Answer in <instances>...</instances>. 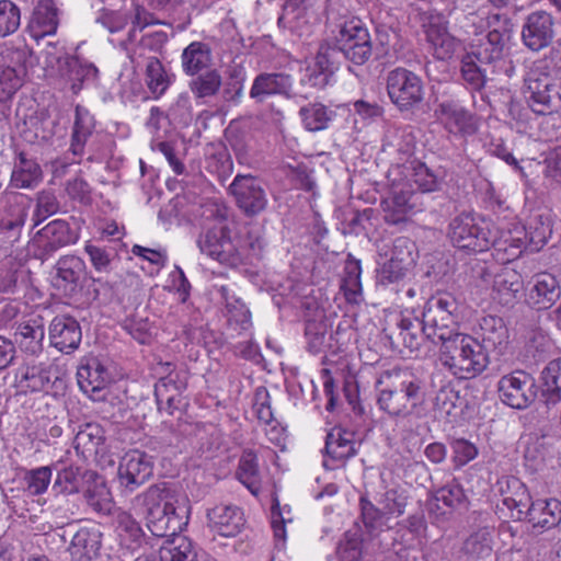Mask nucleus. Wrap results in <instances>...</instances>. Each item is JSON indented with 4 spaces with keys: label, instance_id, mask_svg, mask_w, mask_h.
Segmentation results:
<instances>
[{
    "label": "nucleus",
    "instance_id": "a19ab883",
    "mask_svg": "<svg viewBox=\"0 0 561 561\" xmlns=\"http://www.w3.org/2000/svg\"><path fill=\"white\" fill-rule=\"evenodd\" d=\"M218 293L225 304L229 324L236 325V329L248 330L251 327V312L245 304L228 286H220Z\"/></svg>",
    "mask_w": 561,
    "mask_h": 561
},
{
    "label": "nucleus",
    "instance_id": "2f4dec72",
    "mask_svg": "<svg viewBox=\"0 0 561 561\" xmlns=\"http://www.w3.org/2000/svg\"><path fill=\"white\" fill-rule=\"evenodd\" d=\"M524 519L534 527L552 529L561 524V501L554 497L531 502L526 510Z\"/></svg>",
    "mask_w": 561,
    "mask_h": 561
},
{
    "label": "nucleus",
    "instance_id": "5701e85b",
    "mask_svg": "<svg viewBox=\"0 0 561 561\" xmlns=\"http://www.w3.org/2000/svg\"><path fill=\"white\" fill-rule=\"evenodd\" d=\"M50 344L62 353L77 350L82 339L79 322L70 316H56L48 329Z\"/></svg>",
    "mask_w": 561,
    "mask_h": 561
},
{
    "label": "nucleus",
    "instance_id": "c9c22d12",
    "mask_svg": "<svg viewBox=\"0 0 561 561\" xmlns=\"http://www.w3.org/2000/svg\"><path fill=\"white\" fill-rule=\"evenodd\" d=\"M43 180L41 165L23 151L16 154L10 183L15 188H34Z\"/></svg>",
    "mask_w": 561,
    "mask_h": 561
},
{
    "label": "nucleus",
    "instance_id": "1a4fd4ad",
    "mask_svg": "<svg viewBox=\"0 0 561 561\" xmlns=\"http://www.w3.org/2000/svg\"><path fill=\"white\" fill-rule=\"evenodd\" d=\"M386 89L390 101L400 112L413 110L424 98L422 79L403 67L387 72Z\"/></svg>",
    "mask_w": 561,
    "mask_h": 561
},
{
    "label": "nucleus",
    "instance_id": "5fc2aeb1",
    "mask_svg": "<svg viewBox=\"0 0 561 561\" xmlns=\"http://www.w3.org/2000/svg\"><path fill=\"white\" fill-rule=\"evenodd\" d=\"M415 145V136L410 126L393 127L388 130L385 138V146L393 148L401 156V160L414 153Z\"/></svg>",
    "mask_w": 561,
    "mask_h": 561
},
{
    "label": "nucleus",
    "instance_id": "cd10ccee",
    "mask_svg": "<svg viewBox=\"0 0 561 561\" xmlns=\"http://www.w3.org/2000/svg\"><path fill=\"white\" fill-rule=\"evenodd\" d=\"M84 261L72 254L62 255L55 264L56 286L66 295L72 296L81 288V279L85 274Z\"/></svg>",
    "mask_w": 561,
    "mask_h": 561
},
{
    "label": "nucleus",
    "instance_id": "4468645a",
    "mask_svg": "<svg viewBox=\"0 0 561 561\" xmlns=\"http://www.w3.org/2000/svg\"><path fill=\"white\" fill-rule=\"evenodd\" d=\"M237 206L248 217L262 213L267 205V196L262 182L252 175L238 174L229 186Z\"/></svg>",
    "mask_w": 561,
    "mask_h": 561
},
{
    "label": "nucleus",
    "instance_id": "2eb2a0df",
    "mask_svg": "<svg viewBox=\"0 0 561 561\" xmlns=\"http://www.w3.org/2000/svg\"><path fill=\"white\" fill-rule=\"evenodd\" d=\"M434 115L450 134L471 136L478 130L477 117L457 101L444 100L438 102Z\"/></svg>",
    "mask_w": 561,
    "mask_h": 561
},
{
    "label": "nucleus",
    "instance_id": "39448f33",
    "mask_svg": "<svg viewBox=\"0 0 561 561\" xmlns=\"http://www.w3.org/2000/svg\"><path fill=\"white\" fill-rule=\"evenodd\" d=\"M485 25L488 28L485 38L473 45L468 54L478 59L481 65L495 68L504 62L503 51L511 38L513 24L505 14L493 13L486 16ZM494 71L492 69L491 72Z\"/></svg>",
    "mask_w": 561,
    "mask_h": 561
},
{
    "label": "nucleus",
    "instance_id": "423d86ee",
    "mask_svg": "<svg viewBox=\"0 0 561 561\" xmlns=\"http://www.w3.org/2000/svg\"><path fill=\"white\" fill-rule=\"evenodd\" d=\"M488 221L470 213H461L449 222L448 236L453 244L468 252H483L491 248Z\"/></svg>",
    "mask_w": 561,
    "mask_h": 561
},
{
    "label": "nucleus",
    "instance_id": "0eeeda50",
    "mask_svg": "<svg viewBox=\"0 0 561 561\" xmlns=\"http://www.w3.org/2000/svg\"><path fill=\"white\" fill-rule=\"evenodd\" d=\"M524 93L528 105L536 114H548L561 110V81L542 75L540 68H530L524 79Z\"/></svg>",
    "mask_w": 561,
    "mask_h": 561
},
{
    "label": "nucleus",
    "instance_id": "37998d69",
    "mask_svg": "<svg viewBox=\"0 0 561 561\" xmlns=\"http://www.w3.org/2000/svg\"><path fill=\"white\" fill-rule=\"evenodd\" d=\"M354 434L340 427L332 428L325 437V454L333 461H345L356 455Z\"/></svg>",
    "mask_w": 561,
    "mask_h": 561
},
{
    "label": "nucleus",
    "instance_id": "09e8293b",
    "mask_svg": "<svg viewBox=\"0 0 561 561\" xmlns=\"http://www.w3.org/2000/svg\"><path fill=\"white\" fill-rule=\"evenodd\" d=\"M181 59L184 72L188 76H195L210 65V47L203 42H193L184 48Z\"/></svg>",
    "mask_w": 561,
    "mask_h": 561
},
{
    "label": "nucleus",
    "instance_id": "aec40b11",
    "mask_svg": "<svg viewBox=\"0 0 561 561\" xmlns=\"http://www.w3.org/2000/svg\"><path fill=\"white\" fill-rule=\"evenodd\" d=\"M80 476V468L75 466L64 467L57 471L51 486V491L55 492V503L50 507L60 518L68 519L75 514L73 505L69 503L67 496L79 493Z\"/></svg>",
    "mask_w": 561,
    "mask_h": 561
},
{
    "label": "nucleus",
    "instance_id": "8fccbe9b",
    "mask_svg": "<svg viewBox=\"0 0 561 561\" xmlns=\"http://www.w3.org/2000/svg\"><path fill=\"white\" fill-rule=\"evenodd\" d=\"M238 480L253 494L261 492V473L256 454L253 450H244L240 457L236 472Z\"/></svg>",
    "mask_w": 561,
    "mask_h": 561
},
{
    "label": "nucleus",
    "instance_id": "7ed1b4c3",
    "mask_svg": "<svg viewBox=\"0 0 561 561\" xmlns=\"http://www.w3.org/2000/svg\"><path fill=\"white\" fill-rule=\"evenodd\" d=\"M438 344L440 364L457 379H472L490 364V358L472 335L456 332Z\"/></svg>",
    "mask_w": 561,
    "mask_h": 561
},
{
    "label": "nucleus",
    "instance_id": "338daca9",
    "mask_svg": "<svg viewBox=\"0 0 561 561\" xmlns=\"http://www.w3.org/2000/svg\"><path fill=\"white\" fill-rule=\"evenodd\" d=\"M434 497L436 501L443 502L444 505L450 508L460 507L467 502L463 488L456 479H453L444 486L437 489Z\"/></svg>",
    "mask_w": 561,
    "mask_h": 561
},
{
    "label": "nucleus",
    "instance_id": "7c9ffc66",
    "mask_svg": "<svg viewBox=\"0 0 561 561\" xmlns=\"http://www.w3.org/2000/svg\"><path fill=\"white\" fill-rule=\"evenodd\" d=\"M524 287L522 275L513 268L504 267L493 279V298L502 306H513L520 297Z\"/></svg>",
    "mask_w": 561,
    "mask_h": 561
},
{
    "label": "nucleus",
    "instance_id": "c756f323",
    "mask_svg": "<svg viewBox=\"0 0 561 561\" xmlns=\"http://www.w3.org/2000/svg\"><path fill=\"white\" fill-rule=\"evenodd\" d=\"M59 25L58 9L53 0H39L33 10L27 30L30 35L38 41L54 35Z\"/></svg>",
    "mask_w": 561,
    "mask_h": 561
},
{
    "label": "nucleus",
    "instance_id": "774afa93",
    "mask_svg": "<svg viewBox=\"0 0 561 561\" xmlns=\"http://www.w3.org/2000/svg\"><path fill=\"white\" fill-rule=\"evenodd\" d=\"M412 242L405 237H399L393 240L392 245L388 247L383 253H379L380 257H389L398 263L411 267L414 263V259L412 256Z\"/></svg>",
    "mask_w": 561,
    "mask_h": 561
},
{
    "label": "nucleus",
    "instance_id": "ea45409f",
    "mask_svg": "<svg viewBox=\"0 0 561 561\" xmlns=\"http://www.w3.org/2000/svg\"><path fill=\"white\" fill-rule=\"evenodd\" d=\"M540 400L547 408L561 401V357L550 360L540 374Z\"/></svg>",
    "mask_w": 561,
    "mask_h": 561
},
{
    "label": "nucleus",
    "instance_id": "864d4df0",
    "mask_svg": "<svg viewBox=\"0 0 561 561\" xmlns=\"http://www.w3.org/2000/svg\"><path fill=\"white\" fill-rule=\"evenodd\" d=\"M488 66L481 65L470 54H465L460 60V77L471 91H481L488 81Z\"/></svg>",
    "mask_w": 561,
    "mask_h": 561
},
{
    "label": "nucleus",
    "instance_id": "0e129e2a",
    "mask_svg": "<svg viewBox=\"0 0 561 561\" xmlns=\"http://www.w3.org/2000/svg\"><path fill=\"white\" fill-rule=\"evenodd\" d=\"M342 58L343 53L339 49V43L335 37L332 44L325 42L319 46L314 62L317 69L334 73L339 69Z\"/></svg>",
    "mask_w": 561,
    "mask_h": 561
},
{
    "label": "nucleus",
    "instance_id": "9d476101",
    "mask_svg": "<svg viewBox=\"0 0 561 561\" xmlns=\"http://www.w3.org/2000/svg\"><path fill=\"white\" fill-rule=\"evenodd\" d=\"M497 392L500 400L505 405L525 410L537 398L536 381L530 374L517 369L500 378Z\"/></svg>",
    "mask_w": 561,
    "mask_h": 561
},
{
    "label": "nucleus",
    "instance_id": "603ef678",
    "mask_svg": "<svg viewBox=\"0 0 561 561\" xmlns=\"http://www.w3.org/2000/svg\"><path fill=\"white\" fill-rule=\"evenodd\" d=\"M362 266L360 261L348 255L342 278L341 289L350 304L358 305L362 301Z\"/></svg>",
    "mask_w": 561,
    "mask_h": 561
},
{
    "label": "nucleus",
    "instance_id": "69168bd1",
    "mask_svg": "<svg viewBox=\"0 0 561 561\" xmlns=\"http://www.w3.org/2000/svg\"><path fill=\"white\" fill-rule=\"evenodd\" d=\"M20 24V8L11 0H0V37L15 33Z\"/></svg>",
    "mask_w": 561,
    "mask_h": 561
},
{
    "label": "nucleus",
    "instance_id": "f257e3e1",
    "mask_svg": "<svg viewBox=\"0 0 561 561\" xmlns=\"http://www.w3.org/2000/svg\"><path fill=\"white\" fill-rule=\"evenodd\" d=\"M135 507L142 508L147 527L156 537H169L181 528L182 514L186 513V500L179 499L173 485L162 481L150 485L145 492L135 496Z\"/></svg>",
    "mask_w": 561,
    "mask_h": 561
},
{
    "label": "nucleus",
    "instance_id": "473e14b6",
    "mask_svg": "<svg viewBox=\"0 0 561 561\" xmlns=\"http://www.w3.org/2000/svg\"><path fill=\"white\" fill-rule=\"evenodd\" d=\"M561 296L557 278L550 273H541L535 277V283L528 293V304L538 310L549 309Z\"/></svg>",
    "mask_w": 561,
    "mask_h": 561
},
{
    "label": "nucleus",
    "instance_id": "c03bdc74",
    "mask_svg": "<svg viewBox=\"0 0 561 561\" xmlns=\"http://www.w3.org/2000/svg\"><path fill=\"white\" fill-rule=\"evenodd\" d=\"M158 412L163 417L162 430L178 436L182 433V415L185 405L184 398L168 396L165 398H156Z\"/></svg>",
    "mask_w": 561,
    "mask_h": 561
},
{
    "label": "nucleus",
    "instance_id": "6ab92c4d",
    "mask_svg": "<svg viewBox=\"0 0 561 561\" xmlns=\"http://www.w3.org/2000/svg\"><path fill=\"white\" fill-rule=\"evenodd\" d=\"M77 380L85 394L94 401H100L105 399V390L112 381V375L98 357H89L78 367Z\"/></svg>",
    "mask_w": 561,
    "mask_h": 561
},
{
    "label": "nucleus",
    "instance_id": "f03ea898",
    "mask_svg": "<svg viewBox=\"0 0 561 561\" xmlns=\"http://www.w3.org/2000/svg\"><path fill=\"white\" fill-rule=\"evenodd\" d=\"M421 380L408 370L385 371L376 382L377 405L391 419L407 417L421 400Z\"/></svg>",
    "mask_w": 561,
    "mask_h": 561
},
{
    "label": "nucleus",
    "instance_id": "49530a36",
    "mask_svg": "<svg viewBox=\"0 0 561 561\" xmlns=\"http://www.w3.org/2000/svg\"><path fill=\"white\" fill-rule=\"evenodd\" d=\"M159 549L160 561H199L193 542L185 536L171 535Z\"/></svg>",
    "mask_w": 561,
    "mask_h": 561
},
{
    "label": "nucleus",
    "instance_id": "4be33fe9",
    "mask_svg": "<svg viewBox=\"0 0 561 561\" xmlns=\"http://www.w3.org/2000/svg\"><path fill=\"white\" fill-rule=\"evenodd\" d=\"M208 526L222 537H234L245 525L242 510L233 504H219L207 511Z\"/></svg>",
    "mask_w": 561,
    "mask_h": 561
},
{
    "label": "nucleus",
    "instance_id": "6e6552de",
    "mask_svg": "<svg viewBox=\"0 0 561 561\" xmlns=\"http://www.w3.org/2000/svg\"><path fill=\"white\" fill-rule=\"evenodd\" d=\"M78 240V230L67 220L54 219L34 233L30 247L34 257L45 262L59 250L76 244Z\"/></svg>",
    "mask_w": 561,
    "mask_h": 561
},
{
    "label": "nucleus",
    "instance_id": "4d7b16f0",
    "mask_svg": "<svg viewBox=\"0 0 561 561\" xmlns=\"http://www.w3.org/2000/svg\"><path fill=\"white\" fill-rule=\"evenodd\" d=\"M462 552L468 561H478L491 556L492 536L488 529H479L470 535L463 542Z\"/></svg>",
    "mask_w": 561,
    "mask_h": 561
},
{
    "label": "nucleus",
    "instance_id": "e2e57ef3",
    "mask_svg": "<svg viewBox=\"0 0 561 561\" xmlns=\"http://www.w3.org/2000/svg\"><path fill=\"white\" fill-rule=\"evenodd\" d=\"M188 87L197 99L214 96L221 87V76L217 70H209L195 77Z\"/></svg>",
    "mask_w": 561,
    "mask_h": 561
},
{
    "label": "nucleus",
    "instance_id": "20e7f679",
    "mask_svg": "<svg viewBox=\"0 0 561 561\" xmlns=\"http://www.w3.org/2000/svg\"><path fill=\"white\" fill-rule=\"evenodd\" d=\"M459 309V300L448 291H438L426 301L422 317L431 342L438 344L458 332L454 325L457 323Z\"/></svg>",
    "mask_w": 561,
    "mask_h": 561
},
{
    "label": "nucleus",
    "instance_id": "a18cd8bd",
    "mask_svg": "<svg viewBox=\"0 0 561 561\" xmlns=\"http://www.w3.org/2000/svg\"><path fill=\"white\" fill-rule=\"evenodd\" d=\"M106 437L104 428L98 423H87L80 427L75 437L76 449L83 454L104 455L106 453Z\"/></svg>",
    "mask_w": 561,
    "mask_h": 561
},
{
    "label": "nucleus",
    "instance_id": "79ce46f5",
    "mask_svg": "<svg viewBox=\"0 0 561 561\" xmlns=\"http://www.w3.org/2000/svg\"><path fill=\"white\" fill-rule=\"evenodd\" d=\"M27 218V207L22 203L21 195L8 197L7 205L0 214V233L9 232L18 238Z\"/></svg>",
    "mask_w": 561,
    "mask_h": 561
},
{
    "label": "nucleus",
    "instance_id": "de8ad7c7",
    "mask_svg": "<svg viewBox=\"0 0 561 561\" xmlns=\"http://www.w3.org/2000/svg\"><path fill=\"white\" fill-rule=\"evenodd\" d=\"M165 370L168 374L156 382L154 385V397L156 398H165L168 396L172 397H183V392L187 388L188 374L184 369L171 368V363H165Z\"/></svg>",
    "mask_w": 561,
    "mask_h": 561
},
{
    "label": "nucleus",
    "instance_id": "a211bd4d",
    "mask_svg": "<svg viewBox=\"0 0 561 561\" xmlns=\"http://www.w3.org/2000/svg\"><path fill=\"white\" fill-rule=\"evenodd\" d=\"M522 42L531 51L548 47L554 37L553 16L546 11L529 13L522 26Z\"/></svg>",
    "mask_w": 561,
    "mask_h": 561
},
{
    "label": "nucleus",
    "instance_id": "4c0bfd02",
    "mask_svg": "<svg viewBox=\"0 0 561 561\" xmlns=\"http://www.w3.org/2000/svg\"><path fill=\"white\" fill-rule=\"evenodd\" d=\"M425 34L426 41L433 49V55L438 60L450 59L460 44L443 23H430Z\"/></svg>",
    "mask_w": 561,
    "mask_h": 561
},
{
    "label": "nucleus",
    "instance_id": "ddd939ff",
    "mask_svg": "<svg viewBox=\"0 0 561 561\" xmlns=\"http://www.w3.org/2000/svg\"><path fill=\"white\" fill-rule=\"evenodd\" d=\"M197 245L202 253L222 264L237 266L242 262L227 225L218 224L202 232L197 239Z\"/></svg>",
    "mask_w": 561,
    "mask_h": 561
},
{
    "label": "nucleus",
    "instance_id": "c85d7f7f",
    "mask_svg": "<svg viewBox=\"0 0 561 561\" xmlns=\"http://www.w3.org/2000/svg\"><path fill=\"white\" fill-rule=\"evenodd\" d=\"M82 477L88 483L83 493L87 504L100 515H110L114 507V502L105 480L92 470L84 471Z\"/></svg>",
    "mask_w": 561,
    "mask_h": 561
},
{
    "label": "nucleus",
    "instance_id": "680f3d73",
    "mask_svg": "<svg viewBox=\"0 0 561 561\" xmlns=\"http://www.w3.org/2000/svg\"><path fill=\"white\" fill-rule=\"evenodd\" d=\"M60 204L53 191L43 190L36 194V205L32 215L33 229L48 217L58 213Z\"/></svg>",
    "mask_w": 561,
    "mask_h": 561
},
{
    "label": "nucleus",
    "instance_id": "f704fd0d",
    "mask_svg": "<svg viewBox=\"0 0 561 561\" xmlns=\"http://www.w3.org/2000/svg\"><path fill=\"white\" fill-rule=\"evenodd\" d=\"M506 488H501L502 503L511 512V517L523 520L526 510L531 504V497L526 485L517 478H508L505 481Z\"/></svg>",
    "mask_w": 561,
    "mask_h": 561
},
{
    "label": "nucleus",
    "instance_id": "dca6fc26",
    "mask_svg": "<svg viewBox=\"0 0 561 561\" xmlns=\"http://www.w3.org/2000/svg\"><path fill=\"white\" fill-rule=\"evenodd\" d=\"M416 198L417 194L411 190L409 184H394L390 195L381 202L385 222L388 225L405 222L410 216L419 210Z\"/></svg>",
    "mask_w": 561,
    "mask_h": 561
},
{
    "label": "nucleus",
    "instance_id": "3c124183",
    "mask_svg": "<svg viewBox=\"0 0 561 561\" xmlns=\"http://www.w3.org/2000/svg\"><path fill=\"white\" fill-rule=\"evenodd\" d=\"M298 115L302 126L308 131L316 133L327 129L335 113L324 104L313 102L301 106L299 108Z\"/></svg>",
    "mask_w": 561,
    "mask_h": 561
},
{
    "label": "nucleus",
    "instance_id": "13d9d810",
    "mask_svg": "<svg viewBox=\"0 0 561 561\" xmlns=\"http://www.w3.org/2000/svg\"><path fill=\"white\" fill-rule=\"evenodd\" d=\"M21 388L32 392L43 391L50 383L49 371L41 365H24L16 374Z\"/></svg>",
    "mask_w": 561,
    "mask_h": 561
},
{
    "label": "nucleus",
    "instance_id": "a878e982",
    "mask_svg": "<svg viewBox=\"0 0 561 561\" xmlns=\"http://www.w3.org/2000/svg\"><path fill=\"white\" fill-rule=\"evenodd\" d=\"M57 62L61 75L71 82V91L75 94L81 91L84 83H92L98 80L99 69L92 62L68 54L59 56Z\"/></svg>",
    "mask_w": 561,
    "mask_h": 561
},
{
    "label": "nucleus",
    "instance_id": "052dcab7",
    "mask_svg": "<svg viewBox=\"0 0 561 561\" xmlns=\"http://www.w3.org/2000/svg\"><path fill=\"white\" fill-rule=\"evenodd\" d=\"M378 261V267L376 270V283L381 286H389L392 284H399L404 279L409 267L393 261L389 257H380Z\"/></svg>",
    "mask_w": 561,
    "mask_h": 561
},
{
    "label": "nucleus",
    "instance_id": "393cba45",
    "mask_svg": "<svg viewBox=\"0 0 561 561\" xmlns=\"http://www.w3.org/2000/svg\"><path fill=\"white\" fill-rule=\"evenodd\" d=\"M293 90L291 76L285 72H262L257 75L250 89V98L263 103L270 96L289 98Z\"/></svg>",
    "mask_w": 561,
    "mask_h": 561
},
{
    "label": "nucleus",
    "instance_id": "6e6d98bb",
    "mask_svg": "<svg viewBox=\"0 0 561 561\" xmlns=\"http://www.w3.org/2000/svg\"><path fill=\"white\" fill-rule=\"evenodd\" d=\"M146 83L156 98L161 96L171 84V76L156 56H149L146 64Z\"/></svg>",
    "mask_w": 561,
    "mask_h": 561
},
{
    "label": "nucleus",
    "instance_id": "bb28decb",
    "mask_svg": "<svg viewBox=\"0 0 561 561\" xmlns=\"http://www.w3.org/2000/svg\"><path fill=\"white\" fill-rule=\"evenodd\" d=\"M103 534L98 527H81L72 536L68 552L72 561H93L101 556Z\"/></svg>",
    "mask_w": 561,
    "mask_h": 561
},
{
    "label": "nucleus",
    "instance_id": "b1692460",
    "mask_svg": "<svg viewBox=\"0 0 561 561\" xmlns=\"http://www.w3.org/2000/svg\"><path fill=\"white\" fill-rule=\"evenodd\" d=\"M527 230L524 226H516L513 230L501 231L496 237L491 232V247L493 256L501 263L512 262L520 256L527 247Z\"/></svg>",
    "mask_w": 561,
    "mask_h": 561
},
{
    "label": "nucleus",
    "instance_id": "412c9836",
    "mask_svg": "<svg viewBox=\"0 0 561 561\" xmlns=\"http://www.w3.org/2000/svg\"><path fill=\"white\" fill-rule=\"evenodd\" d=\"M1 57L3 60L9 59L14 64L0 67V101L4 102L10 100L24 84L27 51L7 49V55Z\"/></svg>",
    "mask_w": 561,
    "mask_h": 561
},
{
    "label": "nucleus",
    "instance_id": "58836bf2",
    "mask_svg": "<svg viewBox=\"0 0 561 561\" xmlns=\"http://www.w3.org/2000/svg\"><path fill=\"white\" fill-rule=\"evenodd\" d=\"M95 130V119L90 111L80 104L75 108L70 151L75 156H82L89 138Z\"/></svg>",
    "mask_w": 561,
    "mask_h": 561
},
{
    "label": "nucleus",
    "instance_id": "9b49d317",
    "mask_svg": "<svg viewBox=\"0 0 561 561\" xmlns=\"http://www.w3.org/2000/svg\"><path fill=\"white\" fill-rule=\"evenodd\" d=\"M339 43V49L343 53V58L360 66L369 60L373 54V43L370 34L359 20L345 22L335 36Z\"/></svg>",
    "mask_w": 561,
    "mask_h": 561
},
{
    "label": "nucleus",
    "instance_id": "f3484780",
    "mask_svg": "<svg viewBox=\"0 0 561 561\" xmlns=\"http://www.w3.org/2000/svg\"><path fill=\"white\" fill-rule=\"evenodd\" d=\"M473 339L490 358V354H505L510 344V333L504 320L496 316H484L478 321Z\"/></svg>",
    "mask_w": 561,
    "mask_h": 561
},
{
    "label": "nucleus",
    "instance_id": "bf43d9fd",
    "mask_svg": "<svg viewBox=\"0 0 561 561\" xmlns=\"http://www.w3.org/2000/svg\"><path fill=\"white\" fill-rule=\"evenodd\" d=\"M116 522L122 545L131 550L139 547L145 534L136 519L129 513L121 512L116 517Z\"/></svg>",
    "mask_w": 561,
    "mask_h": 561
},
{
    "label": "nucleus",
    "instance_id": "72a5a7b5",
    "mask_svg": "<svg viewBox=\"0 0 561 561\" xmlns=\"http://www.w3.org/2000/svg\"><path fill=\"white\" fill-rule=\"evenodd\" d=\"M389 337L402 344L410 351H416L422 345L424 339L428 340L427 329L425 328V320L422 317L413 314L401 316L397 322L396 331Z\"/></svg>",
    "mask_w": 561,
    "mask_h": 561
},
{
    "label": "nucleus",
    "instance_id": "f8f14e48",
    "mask_svg": "<svg viewBox=\"0 0 561 561\" xmlns=\"http://www.w3.org/2000/svg\"><path fill=\"white\" fill-rule=\"evenodd\" d=\"M153 476V459L138 449L126 453L118 465L117 479L125 495L133 494Z\"/></svg>",
    "mask_w": 561,
    "mask_h": 561
},
{
    "label": "nucleus",
    "instance_id": "e433bc0d",
    "mask_svg": "<svg viewBox=\"0 0 561 561\" xmlns=\"http://www.w3.org/2000/svg\"><path fill=\"white\" fill-rule=\"evenodd\" d=\"M45 337L44 319L41 316L20 322L15 331V340L21 348L32 355L43 350Z\"/></svg>",
    "mask_w": 561,
    "mask_h": 561
}]
</instances>
